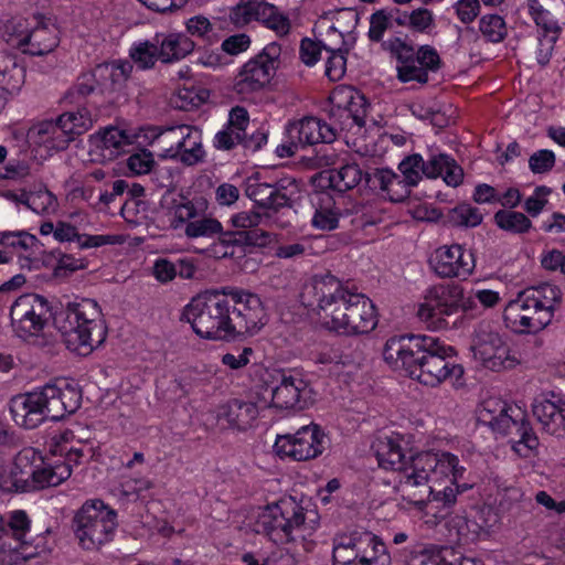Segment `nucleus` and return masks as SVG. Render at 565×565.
I'll list each match as a JSON object with an SVG mask.
<instances>
[{"mask_svg":"<svg viewBox=\"0 0 565 565\" xmlns=\"http://www.w3.org/2000/svg\"><path fill=\"white\" fill-rule=\"evenodd\" d=\"M403 437L386 436L377 439L373 449L379 466L397 471L399 480L395 486L401 498L423 509L427 503H436L440 516L445 518L456 503L457 495L467 490V484H458L465 469L458 466V458L449 452L422 451L407 456Z\"/></svg>","mask_w":565,"mask_h":565,"instance_id":"obj_1","label":"nucleus"},{"mask_svg":"<svg viewBox=\"0 0 565 565\" xmlns=\"http://www.w3.org/2000/svg\"><path fill=\"white\" fill-rule=\"evenodd\" d=\"M182 318L201 338L223 341L253 335L267 323L260 297L232 286L196 295L184 307Z\"/></svg>","mask_w":565,"mask_h":565,"instance_id":"obj_2","label":"nucleus"},{"mask_svg":"<svg viewBox=\"0 0 565 565\" xmlns=\"http://www.w3.org/2000/svg\"><path fill=\"white\" fill-rule=\"evenodd\" d=\"M456 350L438 338L404 334L390 338L383 349L384 361L395 371L419 383L436 387L447 380L461 384L463 367L452 361Z\"/></svg>","mask_w":565,"mask_h":565,"instance_id":"obj_3","label":"nucleus"},{"mask_svg":"<svg viewBox=\"0 0 565 565\" xmlns=\"http://www.w3.org/2000/svg\"><path fill=\"white\" fill-rule=\"evenodd\" d=\"M132 71L128 61H114L97 65L92 72L77 77L68 88L63 103L74 106L57 119L75 137L89 130L97 118L116 102L114 94L120 89Z\"/></svg>","mask_w":565,"mask_h":565,"instance_id":"obj_4","label":"nucleus"},{"mask_svg":"<svg viewBox=\"0 0 565 565\" xmlns=\"http://www.w3.org/2000/svg\"><path fill=\"white\" fill-rule=\"evenodd\" d=\"M302 305L326 321L329 329L345 335L369 333L377 324L372 301L345 289L334 276H315L301 292Z\"/></svg>","mask_w":565,"mask_h":565,"instance_id":"obj_5","label":"nucleus"},{"mask_svg":"<svg viewBox=\"0 0 565 565\" xmlns=\"http://www.w3.org/2000/svg\"><path fill=\"white\" fill-rule=\"evenodd\" d=\"M82 391L66 382L46 384L10 399L9 408L17 425L33 429L42 423L57 422L81 406Z\"/></svg>","mask_w":565,"mask_h":565,"instance_id":"obj_6","label":"nucleus"},{"mask_svg":"<svg viewBox=\"0 0 565 565\" xmlns=\"http://www.w3.org/2000/svg\"><path fill=\"white\" fill-rule=\"evenodd\" d=\"M53 321L66 348L78 355L90 354L107 335L102 309L93 299L67 302L54 313Z\"/></svg>","mask_w":565,"mask_h":565,"instance_id":"obj_7","label":"nucleus"},{"mask_svg":"<svg viewBox=\"0 0 565 565\" xmlns=\"http://www.w3.org/2000/svg\"><path fill=\"white\" fill-rule=\"evenodd\" d=\"M561 299V290L553 285L527 288L508 303L504 322L513 332L536 333L551 323Z\"/></svg>","mask_w":565,"mask_h":565,"instance_id":"obj_8","label":"nucleus"},{"mask_svg":"<svg viewBox=\"0 0 565 565\" xmlns=\"http://www.w3.org/2000/svg\"><path fill=\"white\" fill-rule=\"evenodd\" d=\"M382 50L396 60V77L402 83L426 84L428 73L441 67V58L434 46L425 44L416 49L407 42V35L391 36L382 43Z\"/></svg>","mask_w":565,"mask_h":565,"instance_id":"obj_9","label":"nucleus"},{"mask_svg":"<svg viewBox=\"0 0 565 565\" xmlns=\"http://www.w3.org/2000/svg\"><path fill=\"white\" fill-rule=\"evenodd\" d=\"M477 420L497 434L510 436L511 441L522 444L527 449L539 446V439L521 408L500 398L484 399L477 409Z\"/></svg>","mask_w":565,"mask_h":565,"instance_id":"obj_10","label":"nucleus"},{"mask_svg":"<svg viewBox=\"0 0 565 565\" xmlns=\"http://www.w3.org/2000/svg\"><path fill=\"white\" fill-rule=\"evenodd\" d=\"M116 512L102 500H88L75 513L72 527L79 545L96 551L113 539L117 527Z\"/></svg>","mask_w":565,"mask_h":565,"instance_id":"obj_11","label":"nucleus"},{"mask_svg":"<svg viewBox=\"0 0 565 565\" xmlns=\"http://www.w3.org/2000/svg\"><path fill=\"white\" fill-rule=\"evenodd\" d=\"M11 475L15 491L28 492L61 484L70 478L71 470L67 465L58 462L45 465L42 457L29 448L18 454Z\"/></svg>","mask_w":565,"mask_h":565,"instance_id":"obj_12","label":"nucleus"},{"mask_svg":"<svg viewBox=\"0 0 565 565\" xmlns=\"http://www.w3.org/2000/svg\"><path fill=\"white\" fill-rule=\"evenodd\" d=\"M305 509L292 498L265 507L257 515L255 531L277 544L295 540L294 532L305 526Z\"/></svg>","mask_w":565,"mask_h":565,"instance_id":"obj_13","label":"nucleus"},{"mask_svg":"<svg viewBox=\"0 0 565 565\" xmlns=\"http://www.w3.org/2000/svg\"><path fill=\"white\" fill-rule=\"evenodd\" d=\"M245 194L256 206L278 213L295 207L302 199V183L294 177H284L273 183L249 179Z\"/></svg>","mask_w":565,"mask_h":565,"instance_id":"obj_14","label":"nucleus"},{"mask_svg":"<svg viewBox=\"0 0 565 565\" xmlns=\"http://www.w3.org/2000/svg\"><path fill=\"white\" fill-rule=\"evenodd\" d=\"M471 350L484 367L494 372L510 370L521 363L520 354L511 350L501 335L486 322L476 328Z\"/></svg>","mask_w":565,"mask_h":565,"instance_id":"obj_15","label":"nucleus"},{"mask_svg":"<svg viewBox=\"0 0 565 565\" xmlns=\"http://www.w3.org/2000/svg\"><path fill=\"white\" fill-rule=\"evenodd\" d=\"M281 46L271 42L256 56L247 61L234 81V89L247 95L263 89L274 77L280 64Z\"/></svg>","mask_w":565,"mask_h":565,"instance_id":"obj_16","label":"nucleus"},{"mask_svg":"<svg viewBox=\"0 0 565 565\" xmlns=\"http://www.w3.org/2000/svg\"><path fill=\"white\" fill-rule=\"evenodd\" d=\"M52 317L49 301L36 294H24L10 308L11 326L21 339L39 337Z\"/></svg>","mask_w":565,"mask_h":565,"instance_id":"obj_17","label":"nucleus"},{"mask_svg":"<svg viewBox=\"0 0 565 565\" xmlns=\"http://www.w3.org/2000/svg\"><path fill=\"white\" fill-rule=\"evenodd\" d=\"M170 195L171 193L168 192L163 196V204H168ZM168 206L174 209V217L178 223H173V227L178 228L179 224H185L184 234L189 238L213 237L214 235H218L220 238L221 234L225 233L216 218L201 216L206 207V202L203 199L186 200L180 195L179 201L172 199Z\"/></svg>","mask_w":565,"mask_h":565,"instance_id":"obj_18","label":"nucleus"},{"mask_svg":"<svg viewBox=\"0 0 565 565\" xmlns=\"http://www.w3.org/2000/svg\"><path fill=\"white\" fill-rule=\"evenodd\" d=\"M328 438L318 425L299 428L294 435L278 436L274 449L279 457L297 461L318 457L326 449Z\"/></svg>","mask_w":565,"mask_h":565,"instance_id":"obj_19","label":"nucleus"},{"mask_svg":"<svg viewBox=\"0 0 565 565\" xmlns=\"http://www.w3.org/2000/svg\"><path fill=\"white\" fill-rule=\"evenodd\" d=\"M460 294L457 284L437 285L429 288L424 302L419 305L417 316L420 320L437 323L438 328H449L448 318L456 316V299Z\"/></svg>","mask_w":565,"mask_h":565,"instance_id":"obj_20","label":"nucleus"},{"mask_svg":"<svg viewBox=\"0 0 565 565\" xmlns=\"http://www.w3.org/2000/svg\"><path fill=\"white\" fill-rule=\"evenodd\" d=\"M429 264L438 277L461 280H466L476 266L472 252L459 244L438 247L430 256Z\"/></svg>","mask_w":565,"mask_h":565,"instance_id":"obj_21","label":"nucleus"},{"mask_svg":"<svg viewBox=\"0 0 565 565\" xmlns=\"http://www.w3.org/2000/svg\"><path fill=\"white\" fill-rule=\"evenodd\" d=\"M263 215L256 211H243L231 217L235 231L221 234L220 243L226 246H265L269 242V233L257 228Z\"/></svg>","mask_w":565,"mask_h":565,"instance_id":"obj_22","label":"nucleus"},{"mask_svg":"<svg viewBox=\"0 0 565 565\" xmlns=\"http://www.w3.org/2000/svg\"><path fill=\"white\" fill-rule=\"evenodd\" d=\"M385 544L375 534L364 532H352L337 536L333 542L332 559L333 565H349L356 558L366 562L372 552Z\"/></svg>","mask_w":565,"mask_h":565,"instance_id":"obj_23","label":"nucleus"},{"mask_svg":"<svg viewBox=\"0 0 565 565\" xmlns=\"http://www.w3.org/2000/svg\"><path fill=\"white\" fill-rule=\"evenodd\" d=\"M312 390L298 374H282L279 383L271 388V405L280 409L301 411L308 407Z\"/></svg>","mask_w":565,"mask_h":565,"instance_id":"obj_24","label":"nucleus"},{"mask_svg":"<svg viewBox=\"0 0 565 565\" xmlns=\"http://www.w3.org/2000/svg\"><path fill=\"white\" fill-rule=\"evenodd\" d=\"M290 139H297L299 146H313L317 143H331L337 139V127L328 125L317 117H305L288 126Z\"/></svg>","mask_w":565,"mask_h":565,"instance_id":"obj_25","label":"nucleus"},{"mask_svg":"<svg viewBox=\"0 0 565 565\" xmlns=\"http://www.w3.org/2000/svg\"><path fill=\"white\" fill-rule=\"evenodd\" d=\"M30 521L22 510L12 512L8 527L0 534V554H20L24 556V550L30 544Z\"/></svg>","mask_w":565,"mask_h":565,"instance_id":"obj_26","label":"nucleus"},{"mask_svg":"<svg viewBox=\"0 0 565 565\" xmlns=\"http://www.w3.org/2000/svg\"><path fill=\"white\" fill-rule=\"evenodd\" d=\"M532 413L548 435L562 437L565 434V408L552 399L535 401Z\"/></svg>","mask_w":565,"mask_h":565,"instance_id":"obj_27","label":"nucleus"},{"mask_svg":"<svg viewBox=\"0 0 565 565\" xmlns=\"http://www.w3.org/2000/svg\"><path fill=\"white\" fill-rule=\"evenodd\" d=\"M423 174L433 179L443 177L444 181L451 186H458L463 179L462 168L445 153L431 154L427 161H424Z\"/></svg>","mask_w":565,"mask_h":565,"instance_id":"obj_28","label":"nucleus"},{"mask_svg":"<svg viewBox=\"0 0 565 565\" xmlns=\"http://www.w3.org/2000/svg\"><path fill=\"white\" fill-rule=\"evenodd\" d=\"M161 62L170 64L188 56L195 47L194 42L184 33L156 34Z\"/></svg>","mask_w":565,"mask_h":565,"instance_id":"obj_29","label":"nucleus"},{"mask_svg":"<svg viewBox=\"0 0 565 565\" xmlns=\"http://www.w3.org/2000/svg\"><path fill=\"white\" fill-rule=\"evenodd\" d=\"M92 140L97 148L108 151L107 157L109 159L116 158L125 152L126 147L134 142L132 136L126 130L113 126L92 136ZM104 157H106V154H104Z\"/></svg>","mask_w":565,"mask_h":565,"instance_id":"obj_30","label":"nucleus"},{"mask_svg":"<svg viewBox=\"0 0 565 565\" xmlns=\"http://www.w3.org/2000/svg\"><path fill=\"white\" fill-rule=\"evenodd\" d=\"M23 40L21 51L33 56L47 54L57 46L55 31L44 25L29 30L28 34L23 35Z\"/></svg>","mask_w":565,"mask_h":565,"instance_id":"obj_31","label":"nucleus"},{"mask_svg":"<svg viewBox=\"0 0 565 565\" xmlns=\"http://www.w3.org/2000/svg\"><path fill=\"white\" fill-rule=\"evenodd\" d=\"M326 173L328 186L341 193L364 182L365 175V172L355 162L345 163L339 169L329 170Z\"/></svg>","mask_w":565,"mask_h":565,"instance_id":"obj_32","label":"nucleus"},{"mask_svg":"<svg viewBox=\"0 0 565 565\" xmlns=\"http://www.w3.org/2000/svg\"><path fill=\"white\" fill-rule=\"evenodd\" d=\"M330 100H338L345 107L353 116L356 122V128L361 129L365 125V117L367 113V102L364 95L351 87H341L334 89L330 96Z\"/></svg>","mask_w":565,"mask_h":565,"instance_id":"obj_33","label":"nucleus"},{"mask_svg":"<svg viewBox=\"0 0 565 565\" xmlns=\"http://www.w3.org/2000/svg\"><path fill=\"white\" fill-rule=\"evenodd\" d=\"M223 415L232 427L246 430L256 420L258 408L253 402L232 399L225 406Z\"/></svg>","mask_w":565,"mask_h":565,"instance_id":"obj_34","label":"nucleus"},{"mask_svg":"<svg viewBox=\"0 0 565 565\" xmlns=\"http://www.w3.org/2000/svg\"><path fill=\"white\" fill-rule=\"evenodd\" d=\"M24 78V68L12 58H8V64L3 70H0V110L10 97L21 89Z\"/></svg>","mask_w":565,"mask_h":565,"instance_id":"obj_35","label":"nucleus"},{"mask_svg":"<svg viewBox=\"0 0 565 565\" xmlns=\"http://www.w3.org/2000/svg\"><path fill=\"white\" fill-rule=\"evenodd\" d=\"M184 140H182L175 159H179L186 166H193L202 161L204 158V150L202 147V134L195 127L188 126Z\"/></svg>","mask_w":565,"mask_h":565,"instance_id":"obj_36","label":"nucleus"},{"mask_svg":"<svg viewBox=\"0 0 565 565\" xmlns=\"http://www.w3.org/2000/svg\"><path fill=\"white\" fill-rule=\"evenodd\" d=\"M189 125L171 126L166 128H156L158 131L153 139L162 148V158L175 159L178 156V149L184 140L185 131H188Z\"/></svg>","mask_w":565,"mask_h":565,"instance_id":"obj_37","label":"nucleus"},{"mask_svg":"<svg viewBox=\"0 0 565 565\" xmlns=\"http://www.w3.org/2000/svg\"><path fill=\"white\" fill-rule=\"evenodd\" d=\"M398 13L399 9L397 8H383L373 12L369 19V40L381 44L385 42L386 40H384V34L387 30L392 29L394 23H396Z\"/></svg>","mask_w":565,"mask_h":565,"instance_id":"obj_38","label":"nucleus"},{"mask_svg":"<svg viewBox=\"0 0 565 565\" xmlns=\"http://www.w3.org/2000/svg\"><path fill=\"white\" fill-rule=\"evenodd\" d=\"M158 39L138 42L129 50V56L140 70L153 68L157 61L161 62V54L158 49Z\"/></svg>","mask_w":565,"mask_h":565,"instance_id":"obj_39","label":"nucleus"},{"mask_svg":"<svg viewBox=\"0 0 565 565\" xmlns=\"http://www.w3.org/2000/svg\"><path fill=\"white\" fill-rule=\"evenodd\" d=\"M396 24L398 26H408L418 33H428L435 25V19L433 12L426 8H418L412 12L399 10Z\"/></svg>","mask_w":565,"mask_h":565,"instance_id":"obj_40","label":"nucleus"},{"mask_svg":"<svg viewBox=\"0 0 565 565\" xmlns=\"http://www.w3.org/2000/svg\"><path fill=\"white\" fill-rule=\"evenodd\" d=\"M495 225L512 234H524L532 227L531 220L521 212L499 210L493 216Z\"/></svg>","mask_w":565,"mask_h":565,"instance_id":"obj_41","label":"nucleus"},{"mask_svg":"<svg viewBox=\"0 0 565 565\" xmlns=\"http://www.w3.org/2000/svg\"><path fill=\"white\" fill-rule=\"evenodd\" d=\"M38 238L26 231L0 232V246L12 252L33 253Z\"/></svg>","mask_w":565,"mask_h":565,"instance_id":"obj_42","label":"nucleus"},{"mask_svg":"<svg viewBox=\"0 0 565 565\" xmlns=\"http://www.w3.org/2000/svg\"><path fill=\"white\" fill-rule=\"evenodd\" d=\"M273 4L254 0V2H238L234 8L236 15H242L245 22L255 19L264 24L277 12Z\"/></svg>","mask_w":565,"mask_h":565,"instance_id":"obj_43","label":"nucleus"},{"mask_svg":"<svg viewBox=\"0 0 565 565\" xmlns=\"http://www.w3.org/2000/svg\"><path fill=\"white\" fill-rule=\"evenodd\" d=\"M209 97V92L203 88L183 87L171 97V105L183 111L199 108Z\"/></svg>","mask_w":565,"mask_h":565,"instance_id":"obj_44","label":"nucleus"},{"mask_svg":"<svg viewBox=\"0 0 565 565\" xmlns=\"http://www.w3.org/2000/svg\"><path fill=\"white\" fill-rule=\"evenodd\" d=\"M483 215L478 207L461 203L448 213V221L454 226L476 227L481 224Z\"/></svg>","mask_w":565,"mask_h":565,"instance_id":"obj_45","label":"nucleus"},{"mask_svg":"<svg viewBox=\"0 0 565 565\" xmlns=\"http://www.w3.org/2000/svg\"><path fill=\"white\" fill-rule=\"evenodd\" d=\"M479 30L486 40L491 43L502 42L508 34L505 21L499 14L483 15L479 21Z\"/></svg>","mask_w":565,"mask_h":565,"instance_id":"obj_46","label":"nucleus"},{"mask_svg":"<svg viewBox=\"0 0 565 565\" xmlns=\"http://www.w3.org/2000/svg\"><path fill=\"white\" fill-rule=\"evenodd\" d=\"M424 160L420 154L414 153L406 157L399 164L398 170L406 182L411 185H417L422 180Z\"/></svg>","mask_w":565,"mask_h":565,"instance_id":"obj_47","label":"nucleus"},{"mask_svg":"<svg viewBox=\"0 0 565 565\" xmlns=\"http://www.w3.org/2000/svg\"><path fill=\"white\" fill-rule=\"evenodd\" d=\"M331 54L327 60L326 63V75L328 78L332 82L340 81L347 70V57L345 54L348 53V50H328Z\"/></svg>","mask_w":565,"mask_h":565,"instance_id":"obj_48","label":"nucleus"},{"mask_svg":"<svg viewBox=\"0 0 565 565\" xmlns=\"http://www.w3.org/2000/svg\"><path fill=\"white\" fill-rule=\"evenodd\" d=\"M395 174L390 169H374L373 172H365L364 184L369 189H379L387 193L390 185L394 183Z\"/></svg>","mask_w":565,"mask_h":565,"instance_id":"obj_49","label":"nucleus"},{"mask_svg":"<svg viewBox=\"0 0 565 565\" xmlns=\"http://www.w3.org/2000/svg\"><path fill=\"white\" fill-rule=\"evenodd\" d=\"M28 32L29 28L25 19H12L4 25L3 36L10 45L21 50L24 43L23 35H26Z\"/></svg>","mask_w":565,"mask_h":565,"instance_id":"obj_50","label":"nucleus"},{"mask_svg":"<svg viewBox=\"0 0 565 565\" xmlns=\"http://www.w3.org/2000/svg\"><path fill=\"white\" fill-rule=\"evenodd\" d=\"M58 451L61 456H64V460L58 465H67L71 471L74 465H79L84 459L93 457V448L81 443L78 447L58 446Z\"/></svg>","mask_w":565,"mask_h":565,"instance_id":"obj_51","label":"nucleus"},{"mask_svg":"<svg viewBox=\"0 0 565 565\" xmlns=\"http://www.w3.org/2000/svg\"><path fill=\"white\" fill-rule=\"evenodd\" d=\"M127 167L137 175L150 173L154 168L153 156L149 150L141 149L127 159Z\"/></svg>","mask_w":565,"mask_h":565,"instance_id":"obj_52","label":"nucleus"},{"mask_svg":"<svg viewBox=\"0 0 565 565\" xmlns=\"http://www.w3.org/2000/svg\"><path fill=\"white\" fill-rule=\"evenodd\" d=\"M332 107L330 109V119L331 122L329 125H334L337 127V132L347 130L350 131L354 127H356V122L353 120V116L342 107L341 103L338 100H331Z\"/></svg>","mask_w":565,"mask_h":565,"instance_id":"obj_53","label":"nucleus"},{"mask_svg":"<svg viewBox=\"0 0 565 565\" xmlns=\"http://www.w3.org/2000/svg\"><path fill=\"white\" fill-rule=\"evenodd\" d=\"M555 166V154L552 150L542 149L529 159V168L533 173L541 174L551 171Z\"/></svg>","mask_w":565,"mask_h":565,"instance_id":"obj_54","label":"nucleus"},{"mask_svg":"<svg viewBox=\"0 0 565 565\" xmlns=\"http://www.w3.org/2000/svg\"><path fill=\"white\" fill-rule=\"evenodd\" d=\"M312 225L321 231H332L339 225V214L329 207H319L316 210Z\"/></svg>","mask_w":565,"mask_h":565,"instance_id":"obj_55","label":"nucleus"},{"mask_svg":"<svg viewBox=\"0 0 565 565\" xmlns=\"http://www.w3.org/2000/svg\"><path fill=\"white\" fill-rule=\"evenodd\" d=\"M322 49L329 50V47L323 45L321 42L303 39L300 43L301 61L308 66L315 65L320 58Z\"/></svg>","mask_w":565,"mask_h":565,"instance_id":"obj_56","label":"nucleus"},{"mask_svg":"<svg viewBox=\"0 0 565 565\" xmlns=\"http://www.w3.org/2000/svg\"><path fill=\"white\" fill-rule=\"evenodd\" d=\"M32 211L38 214H45L50 211H54L56 207V198L55 195L49 191L40 190L36 192H33V199H32Z\"/></svg>","mask_w":565,"mask_h":565,"instance_id":"obj_57","label":"nucleus"},{"mask_svg":"<svg viewBox=\"0 0 565 565\" xmlns=\"http://www.w3.org/2000/svg\"><path fill=\"white\" fill-rule=\"evenodd\" d=\"M406 565H447V562L440 553L420 550L411 552Z\"/></svg>","mask_w":565,"mask_h":565,"instance_id":"obj_58","label":"nucleus"},{"mask_svg":"<svg viewBox=\"0 0 565 565\" xmlns=\"http://www.w3.org/2000/svg\"><path fill=\"white\" fill-rule=\"evenodd\" d=\"M53 131L54 135H51L49 141L45 143V147L49 149L64 150L68 147L70 142L75 138L68 131V129L62 127L58 119L55 120Z\"/></svg>","mask_w":565,"mask_h":565,"instance_id":"obj_59","label":"nucleus"},{"mask_svg":"<svg viewBox=\"0 0 565 565\" xmlns=\"http://www.w3.org/2000/svg\"><path fill=\"white\" fill-rule=\"evenodd\" d=\"M153 277L161 284H168L177 277L175 263L167 258H158L152 266Z\"/></svg>","mask_w":565,"mask_h":565,"instance_id":"obj_60","label":"nucleus"},{"mask_svg":"<svg viewBox=\"0 0 565 565\" xmlns=\"http://www.w3.org/2000/svg\"><path fill=\"white\" fill-rule=\"evenodd\" d=\"M242 135L243 132L226 126L215 135L214 146L221 150H231L236 145H241Z\"/></svg>","mask_w":565,"mask_h":565,"instance_id":"obj_61","label":"nucleus"},{"mask_svg":"<svg viewBox=\"0 0 565 565\" xmlns=\"http://www.w3.org/2000/svg\"><path fill=\"white\" fill-rule=\"evenodd\" d=\"M54 124L55 121L53 120H45L38 125H34L28 131L29 140H31L33 143L38 146H45L51 135H54Z\"/></svg>","mask_w":565,"mask_h":565,"instance_id":"obj_62","label":"nucleus"},{"mask_svg":"<svg viewBox=\"0 0 565 565\" xmlns=\"http://www.w3.org/2000/svg\"><path fill=\"white\" fill-rule=\"evenodd\" d=\"M250 45V39L245 33H238L226 38L222 42V50L230 55H237L245 52Z\"/></svg>","mask_w":565,"mask_h":565,"instance_id":"obj_63","label":"nucleus"},{"mask_svg":"<svg viewBox=\"0 0 565 565\" xmlns=\"http://www.w3.org/2000/svg\"><path fill=\"white\" fill-rule=\"evenodd\" d=\"M456 13L462 23L472 22L479 14V0H459L455 4Z\"/></svg>","mask_w":565,"mask_h":565,"instance_id":"obj_64","label":"nucleus"}]
</instances>
